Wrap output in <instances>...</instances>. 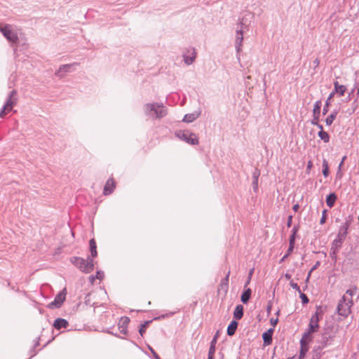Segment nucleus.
<instances>
[{
	"mask_svg": "<svg viewBox=\"0 0 359 359\" xmlns=\"http://www.w3.org/2000/svg\"><path fill=\"white\" fill-rule=\"evenodd\" d=\"M208 359H214V355L208 354Z\"/></svg>",
	"mask_w": 359,
	"mask_h": 359,
	"instance_id": "obj_63",
	"label": "nucleus"
},
{
	"mask_svg": "<svg viewBox=\"0 0 359 359\" xmlns=\"http://www.w3.org/2000/svg\"><path fill=\"white\" fill-rule=\"evenodd\" d=\"M71 262L81 271L86 273H90L94 269V261L90 257L87 259L79 257H73L71 258Z\"/></svg>",
	"mask_w": 359,
	"mask_h": 359,
	"instance_id": "obj_3",
	"label": "nucleus"
},
{
	"mask_svg": "<svg viewBox=\"0 0 359 359\" xmlns=\"http://www.w3.org/2000/svg\"><path fill=\"white\" fill-rule=\"evenodd\" d=\"M238 322L236 320H232L230 324L228 325L226 333L229 336H233L238 327Z\"/></svg>",
	"mask_w": 359,
	"mask_h": 359,
	"instance_id": "obj_23",
	"label": "nucleus"
},
{
	"mask_svg": "<svg viewBox=\"0 0 359 359\" xmlns=\"http://www.w3.org/2000/svg\"><path fill=\"white\" fill-rule=\"evenodd\" d=\"M299 294H300V298L302 299V303L303 304L309 303V299L308 297L304 293H302V292Z\"/></svg>",
	"mask_w": 359,
	"mask_h": 359,
	"instance_id": "obj_44",
	"label": "nucleus"
},
{
	"mask_svg": "<svg viewBox=\"0 0 359 359\" xmlns=\"http://www.w3.org/2000/svg\"><path fill=\"white\" fill-rule=\"evenodd\" d=\"M352 217L348 216V218L346 219V221L343 222L339 229V232L337 233V237H339L342 239H346V236L348 234V229L351 224Z\"/></svg>",
	"mask_w": 359,
	"mask_h": 359,
	"instance_id": "obj_8",
	"label": "nucleus"
},
{
	"mask_svg": "<svg viewBox=\"0 0 359 359\" xmlns=\"http://www.w3.org/2000/svg\"><path fill=\"white\" fill-rule=\"evenodd\" d=\"M353 111H355L356 109L359 108V100H356L353 103Z\"/></svg>",
	"mask_w": 359,
	"mask_h": 359,
	"instance_id": "obj_49",
	"label": "nucleus"
},
{
	"mask_svg": "<svg viewBox=\"0 0 359 359\" xmlns=\"http://www.w3.org/2000/svg\"><path fill=\"white\" fill-rule=\"evenodd\" d=\"M314 62V64H315L316 65H319V60H318V59H316V60H314V62Z\"/></svg>",
	"mask_w": 359,
	"mask_h": 359,
	"instance_id": "obj_64",
	"label": "nucleus"
},
{
	"mask_svg": "<svg viewBox=\"0 0 359 359\" xmlns=\"http://www.w3.org/2000/svg\"><path fill=\"white\" fill-rule=\"evenodd\" d=\"M334 337V334L332 332V328L330 327L325 328L323 332L321 334V339L318 341L319 345L316 350L321 353V351L330 344V341Z\"/></svg>",
	"mask_w": 359,
	"mask_h": 359,
	"instance_id": "obj_6",
	"label": "nucleus"
},
{
	"mask_svg": "<svg viewBox=\"0 0 359 359\" xmlns=\"http://www.w3.org/2000/svg\"><path fill=\"white\" fill-rule=\"evenodd\" d=\"M11 110H9V108L7 107L6 106L4 105V107H2L1 111H0V117L1 118H4V116L6 114V113L8 111H10Z\"/></svg>",
	"mask_w": 359,
	"mask_h": 359,
	"instance_id": "obj_38",
	"label": "nucleus"
},
{
	"mask_svg": "<svg viewBox=\"0 0 359 359\" xmlns=\"http://www.w3.org/2000/svg\"><path fill=\"white\" fill-rule=\"evenodd\" d=\"M323 175L325 177H327L329 175V166L328 163L326 159L323 160Z\"/></svg>",
	"mask_w": 359,
	"mask_h": 359,
	"instance_id": "obj_33",
	"label": "nucleus"
},
{
	"mask_svg": "<svg viewBox=\"0 0 359 359\" xmlns=\"http://www.w3.org/2000/svg\"><path fill=\"white\" fill-rule=\"evenodd\" d=\"M333 97H334V93H330L327 99L326 100L325 105H324L323 109V115H325L328 112L329 107H330V103H331V100L333 98Z\"/></svg>",
	"mask_w": 359,
	"mask_h": 359,
	"instance_id": "obj_30",
	"label": "nucleus"
},
{
	"mask_svg": "<svg viewBox=\"0 0 359 359\" xmlns=\"http://www.w3.org/2000/svg\"><path fill=\"white\" fill-rule=\"evenodd\" d=\"M292 215H290L287 218V227H290L291 225H292Z\"/></svg>",
	"mask_w": 359,
	"mask_h": 359,
	"instance_id": "obj_54",
	"label": "nucleus"
},
{
	"mask_svg": "<svg viewBox=\"0 0 359 359\" xmlns=\"http://www.w3.org/2000/svg\"><path fill=\"white\" fill-rule=\"evenodd\" d=\"M337 114H338V111L337 110H334L330 115H329L326 119H325V123H326V125L327 126H330L332 124L334 120L336 118L337 116Z\"/></svg>",
	"mask_w": 359,
	"mask_h": 359,
	"instance_id": "obj_31",
	"label": "nucleus"
},
{
	"mask_svg": "<svg viewBox=\"0 0 359 359\" xmlns=\"http://www.w3.org/2000/svg\"><path fill=\"white\" fill-rule=\"evenodd\" d=\"M230 274V271L227 272V274L226 275L225 278L222 280V282L220 283V287L222 290H227L229 287V277Z\"/></svg>",
	"mask_w": 359,
	"mask_h": 359,
	"instance_id": "obj_32",
	"label": "nucleus"
},
{
	"mask_svg": "<svg viewBox=\"0 0 359 359\" xmlns=\"http://www.w3.org/2000/svg\"><path fill=\"white\" fill-rule=\"evenodd\" d=\"M334 89L330 93H334V95L336 93H338L339 95V96H343L344 95V93L346 90V88L345 86L339 85L338 81H334Z\"/></svg>",
	"mask_w": 359,
	"mask_h": 359,
	"instance_id": "obj_17",
	"label": "nucleus"
},
{
	"mask_svg": "<svg viewBox=\"0 0 359 359\" xmlns=\"http://www.w3.org/2000/svg\"><path fill=\"white\" fill-rule=\"evenodd\" d=\"M18 93L16 90H12L7 97L6 102L4 104L5 106L9 108V110H12L13 107L17 104L18 102Z\"/></svg>",
	"mask_w": 359,
	"mask_h": 359,
	"instance_id": "obj_12",
	"label": "nucleus"
},
{
	"mask_svg": "<svg viewBox=\"0 0 359 359\" xmlns=\"http://www.w3.org/2000/svg\"><path fill=\"white\" fill-rule=\"evenodd\" d=\"M252 290L250 288H246L242 293L241 300L243 304H247L251 297Z\"/></svg>",
	"mask_w": 359,
	"mask_h": 359,
	"instance_id": "obj_24",
	"label": "nucleus"
},
{
	"mask_svg": "<svg viewBox=\"0 0 359 359\" xmlns=\"http://www.w3.org/2000/svg\"><path fill=\"white\" fill-rule=\"evenodd\" d=\"M295 235H290L289 239V252H292L294 250V242H295Z\"/></svg>",
	"mask_w": 359,
	"mask_h": 359,
	"instance_id": "obj_35",
	"label": "nucleus"
},
{
	"mask_svg": "<svg viewBox=\"0 0 359 359\" xmlns=\"http://www.w3.org/2000/svg\"><path fill=\"white\" fill-rule=\"evenodd\" d=\"M253 18L254 15L252 13H246L238 20L236 25L235 39V47L238 53H239L242 49L243 33L249 30V26Z\"/></svg>",
	"mask_w": 359,
	"mask_h": 359,
	"instance_id": "obj_1",
	"label": "nucleus"
},
{
	"mask_svg": "<svg viewBox=\"0 0 359 359\" xmlns=\"http://www.w3.org/2000/svg\"><path fill=\"white\" fill-rule=\"evenodd\" d=\"M270 321H271V324L274 327L278 323V318H276V319L271 318Z\"/></svg>",
	"mask_w": 359,
	"mask_h": 359,
	"instance_id": "obj_56",
	"label": "nucleus"
},
{
	"mask_svg": "<svg viewBox=\"0 0 359 359\" xmlns=\"http://www.w3.org/2000/svg\"><path fill=\"white\" fill-rule=\"evenodd\" d=\"M175 134L180 140L189 144L197 145L199 142L196 135L189 130H180L176 131Z\"/></svg>",
	"mask_w": 359,
	"mask_h": 359,
	"instance_id": "obj_5",
	"label": "nucleus"
},
{
	"mask_svg": "<svg viewBox=\"0 0 359 359\" xmlns=\"http://www.w3.org/2000/svg\"><path fill=\"white\" fill-rule=\"evenodd\" d=\"M149 348L151 351V352L152 353L155 359H160L159 355L156 353V352L151 347L149 346Z\"/></svg>",
	"mask_w": 359,
	"mask_h": 359,
	"instance_id": "obj_51",
	"label": "nucleus"
},
{
	"mask_svg": "<svg viewBox=\"0 0 359 359\" xmlns=\"http://www.w3.org/2000/svg\"><path fill=\"white\" fill-rule=\"evenodd\" d=\"M319 313L316 311L313 315H312L309 324V327L306 330L310 331L313 333L316 332L319 328Z\"/></svg>",
	"mask_w": 359,
	"mask_h": 359,
	"instance_id": "obj_10",
	"label": "nucleus"
},
{
	"mask_svg": "<svg viewBox=\"0 0 359 359\" xmlns=\"http://www.w3.org/2000/svg\"><path fill=\"white\" fill-rule=\"evenodd\" d=\"M173 314H174V312H170V313H166L165 315H161V316H160L155 317V318H154V320H161V319L165 318V317H170V316H172Z\"/></svg>",
	"mask_w": 359,
	"mask_h": 359,
	"instance_id": "obj_39",
	"label": "nucleus"
},
{
	"mask_svg": "<svg viewBox=\"0 0 359 359\" xmlns=\"http://www.w3.org/2000/svg\"><path fill=\"white\" fill-rule=\"evenodd\" d=\"M152 320H147L145 321L143 324L140 325V327L139 328V333L141 334V336H143V334L145 332L146 327L151 323Z\"/></svg>",
	"mask_w": 359,
	"mask_h": 359,
	"instance_id": "obj_34",
	"label": "nucleus"
},
{
	"mask_svg": "<svg viewBox=\"0 0 359 359\" xmlns=\"http://www.w3.org/2000/svg\"><path fill=\"white\" fill-rule=\"evenodd\" d=\"M321 105H322V102L320 100H318L314 103L313 109V116H320Z\"/></svg>",
	"mask_w": 359,
	"mask_h": 359,
	"instance_id": "obj_29",
	"label": "nucleus"
},
{
	"mask_svg": "<svg viewBox=\"0 0 359 359\" xmlns=\"http://www.w3.org/2000/svg\"><path fill=\"white\" fill-rule=\"evenodd\" d=\"M327 219V210H324L322 212V217L320 220V224H323Z\"/></svg>",
	"mask_w": 359,
	"mask_h": 359,
	"instance_id": "obj_40",
	"label": "nucleus"
},
{
	"mask_svg": "<svg viewBox=\"0 0 359 359\" xmlns=\"http://www.w3.org/2000/svg\"><path fill=\"white\" fill-rule=\"evenodd\" d=\"M143 110L146 116L160 119L168 114L167 108L162 103L153 102L145 104Z\"/></svg>",
	"mask_w": 359,
	"mask_h": 359,
	"instance_id": "obj_2",
	"label": "nucleus"
},
{
	"mask_svg": "<svg viewBox=\"0 0 359 359\" xmlns=\"http://www.w3.org/2000/svg\"><path fill=\"white\" fill-rule=\"evenodd\" d=\"M271 307H272V303H271V302H269L268 303V305L266 307V311H267L268 314H269L271 313Z\"/></svg>",
	"mask_w": 359,
	"mask_h": 359,
	"instance_id": "obj_55",
	"label": "nucleus"
},
{
	"mask_svg": "<svg viewBox=\"0 0 359 359\" xmlns=\"http://www.w3.org/2000/svg\"><path fill=\"white\" fill-rule=\"evenodd\" d=\"M76 65V63L74 64H67L61 65L58 70L55 72V75L59 78H63L65 76V74L67 72H72V68L74 65Z\"/></svg>",
	"mask_w": 359,
	"mask_h": 359,
	"instance_id": "obj_13",
	"label": "nucleus"
},
{
	"mask_svg": "<svg viewBox=\"0 0 359 359\" xmlns=\"http://www.w3.org/2000/svg\"><path fill=\"white\" fill-rule=\"evenodd\" d=\"M337 197L334 193L330 194L326 198V203L329 208H332L334 205Z\"/></svg>",
	"mask_w": 359,
	"mask_h": 359,
	"instance_id": "obj_26",
	"label": "nucleus"
},
{
	"mask_svg": "<svg viewBox=\"0 0 359 359\" xmlns=\"http://www.w3.org/2000/svg\"><path fill=\"white\" fill-rule=\"evenodd\" d=\"M298 231V227L297 226H294L293 228H292V235H295L296 236V233Z\"/></svg>",
	"mask_w": 359,
	"mask_h": 359,
	"instance_id": "obj_57",
	"label": "nucleus"
},
{
	"mask_svg": "<svg viewBox=\"0 0 359 359\" xmlns=\"http://www.w3.org/2000/svg\"><path fill=\"white\" fill-rule=\"evenodd\" d=\"M218 336H219V332H217V333L213 337V338H212V341L210 342V348H209L208 354L215 355V351H216L215 346H216V344H217V341Z\"/></svg>",
	"mask_w": 359,
	"mask_h": 359,
	"instance_id": "obj_25",
	"label": "nucleus"
},
{
	"mask_svg": "<svg viewBox=\"0 0 359 359\" xmlns=\"http://www.w3.org/2000/svg\"><path fill=\"white\" fill-rule=\"evenodd\" d=\"M320 131L318 132V137L325 143L330 141L329 134L323 130V126H319Z\"/></svg>",
	"mask_w": 359,
	"mask_h": 359,
	"instance_id": "obj_28",
	"label": "nucleus"
},
{
	"mask_svg": "<svg viewBox=\"0 0 359 359\" xmlns=\"http://www.w3.org/2000/svg\"><path fill=\"white\" fill-rule=\"evenodd\" d=\"M68 325L69 323L67 322V320L60 318L55 319L53 323V327L58 330L62 328H67Z\"/></svg>",
	"mask_w": 359,
	"mask_h": 359,
	"instance_id": "obj_16",
	"label": "nucleus"
},
{
	"mask_svg": "<svg viewBox=\"0 0 359 359\" xmlns=\"http://www.w3.org/2000/svg\"><path fill=\"white\" fill-rule=\"evenodd\" d=\"M321 353L320 352H318L317 350H314L313 351V358L312 359H320V357H321Z\"/></svg>",
	"mask_w": 359,
	"mask_h": 359,
	"instance_id": "obj_48",
	"label": "nucleus"
},
{
	"mask_svg": "<svg viewBox=\"0 0 359 359\" xmlns=\"http://www.w3.org/2000/svg\"><path fill=\"white\" fill-rule=\"evenodd\" d=\"M312 166V163L311 161H309L308 163V165H307V169H310Z\"/></svg>",
	"mask_w": 359,
	"mask_h": 359,
	"instance_id": "obj_62",
	"label": "nucleus"
},
{
	"mask_svg": "<svg viewBox=\"0 0 359 359\" xmlns=\"http://www.w3.org/2000/svg\"><path fill=\"white\" fill-rule=\"evenodd\" d=\"M320 265V261H317L316 262V264L313 266V267L311 269V270L309 271V275L311 274V273L315 271L316 269H317L318 268V266Z\"/></svg>",
	"mask_w": 359,
	"mask_h": 359,
	"instance_id": "obj_47",
	"label": "nucleus"
},
{
	"mask_svg": "<svg viewBox=\"0 0 359 359\" xmlns=\"http://www.w3.org/2000/svg\"><path fill=\"white\" fill-rule=\"evenodd\" d=\"M290 285L293 289H294L295 290H297L299 293H301L300 287H299V286L297 285V283H294L292 280H291V281H290Z\"/></svg>",
	"mask_w": 359,
	"mask_h": 359,
	"instance_id": "obj_43",
	"label": "nucleus"
},
{
	"mask_svg": "<svg viewBox=\"0 0 359 359\" xmlns=\"http://www.w3.org/2000/svg\"><path fill=\"white\" fill-rule=\"evenodd\" d=\"M201 115V111H195L191 114H187L184 116L183 121L186 123H191L197 119Z\"/></svg>",
	"mask_w": 359,
	"mask_h": 359,
	"instance_id": "obj_19",
	"label": "nucleus"
},
{
	"mask_svg": "<svg viewBox=\"0 0 359 359\" xmlns=\"http://www.w3.org/2000/svg\"><path fill=\"white\" fill-rule=\"evenodd\" d=\"M130 323V318L126 316L121 317L118 322V329L121 333L126 334L127 333V327Z\"/></svg>",
	"mask_w": 359,
	"mask_h": 359,
	"instance_id": "obj_15",
	"label": "nucleus"
},
{
	"mask_svg": "<svg viewBox=\"0 0 359 359\" xmlns=\"http://www.w3.org/2000/svg\"><path fill=\"white\" fill-rule=\"evenodd\" d=\"M344 241V239L337 236V238L332 243L330 250L339 252Z\"/></svg>",
	"mask_w": 359,
	"mask_h": 359,
	"instance_id": "obj_18",
	"label": "nucleus"
},
{
	"mask_svg": "<svg viewBox=\"0 0 359 359\" xmlns=\"http://www.w3.org/2000/svg\"><path fill=\"white\" fill-rule=\"evenodd\" d=\"M182 56L185 64L190 65L194 62L196 57V53L194 48H189L187 50L186 53H183Z\"/></svg>",
	"mask_w": 359,
	"mask_h": 359,
	"instance_id": "obj_11",
	"label": "nucleus"
},
{
	"mask_svg": "<svg viewBox=\"0 0 359 359\" xmlns=\"http://www.w3.org/2000/svg\"><path fill=\"white\" fill-rule=\"evenodd\" d=\"M115 187H116L115 182H114V179L109 178L107 181V182L104 187L103 194L105 196L111 194L114 191Z\"/></svg>",
	"mask_w": 359,
	"mask_h": 359,
	"instance_id": "obj_14",
	"label": "nucleus"
},
{
	"mask_svg": "<svg viewBox=\"0 0 359 359\" xmlns=\"http://www.w3.org/2000/svg\"><path fill=\"white\" fill-rule=\"evenodd\" d=\"M345 158H346V156H344V157H343V158H342V161H341V163H339V169H340V168H341V167L342 164L344 163V161Z\"/></svg>",
	"mask_w": 359,
	"mask_h": 359,
	"instance_id": "obj_61",
	"label": "nucleus"
},
{
	"mask_svg": "<svg viewBox=\"0 0 359 359\" xmlns=\"http://www.w3.org/2000/svg\"><path fill=\"white\" fill-rule=\"evenodd\" d=\"M291 253H292V252H289V248H288L286 254L282 257L280 262H284L285 260V259L287 258Z\"/></svg>",
	"mask_w": 359,
	"mask_h": 359,
	"instance_id": "obj_52",
	"label": "nucleus"
},
{
	"mask_svg": "<svg viewBox=\"0 0 359 359\" xmlns=\"http://www.w3.org/2000/svg\"><path fill=\"white\" fill-rule=\"evenodd\" d=\"M356 291V287H354L353 289H348L346 291V294H348L352 298V296L355 294Z\"/></svg>",
	"mask_w": 359,
	"mask_h": 359,
	"instance_id": "obj_45",
	"label": "nucleus"
},
{
	"mask_svg": "<svg viewBox=\"0 0 359 359\" xmlns=\"http://www.w3.org/2000/svg\"><path fill=\"white\" fill-rule=\"evenodd\" d=\"M273 330L269 329L267 332H264L262 335L263 341L265 344H270L272 342V335Z\"/></svg>",
	"mask_w": 359,
	"mask_h": 359,
	"instance_id": "obj_21",
	"label": "nucleus"
},
{
	"mask_svg": "<svg viewBox=\"0 0 359 359\" xmlns=\"http://www.w3.org/2000/svg\"><path fill=\"white\" fill-rule=\"evenodd\" d=\"M312 334H313V332L306 330V332L304 333V334L302 335V337L300 340V345L302 346H303L304 345H308L309 342L311 341L312 339V338H311Z\"/></svg>",
	"mask_w": 359,
	"mask_h": 359,
	"instance_id": "obj_20",
	"label": "nucleus"
},
{
	"mask_svg": "<svg viewBox=\"0 0 359 359\" xmlns=\"http://www.w3.org/2000/svg\"><path fill=\"white\" fill-rule=\"evenodd\" d=\"M104 277V273L102 272V271H97L96 275H95V278L97 279H100V280H102Z\"/></svg>",
	"mask_w": 359,
	"mask_h": 359,
	"instance_id": "obj_50",
	"label": "nucleus"
},
{
	"mask_svg": "<svg viewBox=\"0 0 359 359\" xmlns=\"http://www.w3.org/2000/svg\"><path fill=\"white\" fill-rule=\"evenodd\" d=\"M285 277L286 279L290 280L292 276H291V274L287 273L285 274Z\"/></svg>",
	"mask_w": 359,
	"mask_h": 359,
	"instance_id": "obj_60",
	"label": "nucleus"
},
{
	"mask_svg": "<svg viewBox=\"0 0 359 359\" xmlns=\"http://www.w3.org/2000/svg\"><path fill=\"white\" fill-rule=\"evenodd\" d=\"M259 175H260V171L258 169H255L252 173L253 180L258 181Z\"/></svg>",
	"mask_w": 359,
	"mask_h": 359,
	"instance_id": "obj_42",
	"label": "nucleus"
},
{
	"mask_svg": "<svg viewBox=\"0 0 359 359\" xmlns=\"http://www.w3.org/2000/svg\"><path fill=\"white\" fill-rule=\"evenodd\" d=\"M353 305L352 298L347 299L346 295H344L338 302L337 307V312L339 316L344 318L348 317L351 313V309Z\"/></svg>",
	"mask_w": 359,
	"mask_h": 359,
	"instance_id": "obj_4",
	"label": "nucleus"
},
{
	"mask_svg": "<svg viewBox=\"0 0 359 359\" xmlns=\"http://www.w3.org/2000/svg\"><path fill=\"white\" fill-rule=\"evenodd\" d=\"M320 116H313V118L311 120V124L313 126H316L318 128L319 126H323L321 124L318 123Z\"/></svg>",
	"mask_w": 359,
	"mask_h": 359,
	"instance_id": "obj_41",
	"label": "nucleus"
},
{
	"mask_svg": "<svg viewBox=\"0 0 359 359\" xmlns=\"http://www.w3.org/2000/svg\"><path fill=\"white\" fill-rule=\"evenodd\" d=\"M0 32L11 43H17L19 38L16 32L14 31L12 25L6 24L0 26Z\"/></svg>",
	"mask_w": 359,
	"mask_h": 359,
	"instance_id": "obj_7",
	"label": "nucleus"
},
{
	"mask_svg": "<svg viewBox=\"0 0 359 359\" xmlns=\"http://www.w3.org/2000/svg\"><path fill=\"white\" fill-rule=\"evenodd\" d=\"M65 295L66 289L65 288L62 292L56 295L54 300L49 304L48 307L50 309L60 308L65 300Z\"/></svg>",
	"mask_w": 359,
	"mask_h": 359,
	"instance_id": "obj_9",
	"label": "nucleus"
},
{
	"mask_svg": "<svg viewBox=\"0 0 359 359\" xmlns=\"http://www.w3.org/2000/svg\"><path fill=\"white\" fill-rule=\"evenodd\" d=\"M308 350H309L308 345H304L303 346H301V349H300V353H299V359H303L305 357Z\"/></svg>",
	"mask_w": 359,
	"mask_h": 359,
	"instance_id": "obj_36",
	"label": "nucleus"
},
{
	"mask_svg": "<svg viewBox=\"0 0 359 359\" xmlns=\"http://www.w3.org/2000/svg\"><path fill=\"white\" fill-rule=\"evenodd\" d=\"M89 247L90 251V255L92 257H95L97 255V245L94 238H92L89 241Z\"/></svg>",
	"mask_w": 359,
	"mask_h": 359,
	"instance_id": "obj_27",
	"label": "nucleus"
},
{
	"mask_svg": "<svg viewBox=\"0 0 359 359\" xmlns=\"http://www.w3.org/2000/svg\"><path fill=\"white\" fill-rule=\"evenodd\" d=\"M338 252H339L338 251H334V250H330V256L332 258V261H334V263H336L337 261V253Z\"/></svg>",
	"mask_w": 359,
	"mask_h": 359,
	"instance_id": "obj_37",
	"label": "nucleus"
},
{
	"mask_svg": "<svg viewBox=\"0 0 359 359\" xmlns=\"http://www.w3.org/2000/svg\"><path fill=\"white\" fill-rule=\"evenodd\" d=\"M95 278H95V276H90L89 277V280H90V281L92 283L94 282V280H95Z\"/></svg>",
	"mask_w": 359,
	"mask_h": 359,
	"instance_id": "obj_59",
	"label": "nucleus"
},
{
	"mask_svg": "<svg viewBox=\"0 0 359 359\" xmlns=\"http://www.w3.org/2000/svg\"><path fill=\"white\" fill-rule=\"evenodd\" d=\"M299 209V204H297H297H295V205H293V207H292V210H293L294 212H297Z\"/></svg>",
	"mask_w": 359,
	"mask_h": 359,
	"instance_id": "obj_58",
	"label": "nucleus"
},
{
	"mask_svg": "<svg viewBox=\"0 0 359 359\" xmlns=\"http://www.w3.org/2000/svg\"><path fill=\"white\" fill-rule=\"evenodd\" d=\"M252 187L255 191H257L258 189V181H252Z\"/></svg>",
	"mask_w": 359,
	"mask_h": 359,
	"instance_id": "obj_53",
	"label": "nucleus"
},
{
	"mask_svg": "<svg viewBox=\"0 0 359 359\" xmlns=\"http://www.w3.org/2000/svg\"><path fill=\"white\" fill-rule=\"evenodd\" d=\"M253 272H254V269H250L248 276V280L245 284V287H246L247 285L250 283Z\"/></svg>",
	"mask_w": 359,
	"mask_h": 359,
	"instance_id": "obj_46",
	"label": "nucleus"
},
{
	"mask_svg": "<svg viewBox=\"0 0 359 359\" xmlns=\"http://www.w3.org/2000/svg\"><path fill=\"white\" fill-rule=\"evenodd\" d=\"M243 306L241 304H238L236 306L233 311V318L236 320H240L243 316Z\"/></svg>",
	"mask_w": 359,
	"mask_h": 359,
	"instance_id": "obj_22",
	"label": "nucleus"
}]
</instances>
